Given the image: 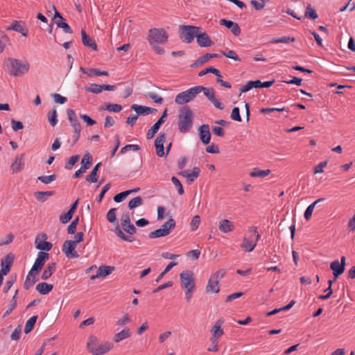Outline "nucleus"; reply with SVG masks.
<instances>
[{"mask_svg": "<svg viewBox=\"0 0 355 355\" xmlns=\"http://www.w3.org/2000/svg\"><path fill=\"white\" fill-rule=\"evenodd\" d=\"M168 34L164 28H153L148 31L147 40L155 53L163 55L165 53L162 45L167 43Z\"/></svg>", "mask_w": 355, "mask_h": 355, "instance_id": "f257e3e1", "label": "nucleus"}, {"mask_svg": "<svg viewBox=\"0 0 355 355\" xmlns=\"http://www.w3.org/2000/svg\"><path fill=\"white\" fill-rule=\"evenodd\" d=\"M87 348L92 355H103L113 348L110 342H101L95 336H90L87 343Z\"/></svg>", "mask_w": 355, "mask_h": 355, "instance_id": "f03ea898", "label": "nucleus"}, {"mask_svg": "<svg viewBox=\"0 0 355 355\" xmlns=\"http://www.w3.org/2000/svg\"><path fill=\"white\" fill-rule=\"evenodd\" d=\"M4 64L6 67L8 73L13 76H20L29 70L30 65L27 62H22L15 58H7Z\"/></svg>", "mask_w": 355, "mask_h": 355, "instance_id": "7ed1b4c3", "label": "nucleus"}, {"mask_svg": "<svg viewBox=\"0 0 355 355\" xmlns=\"http://www.w3.org/2000/svg\"><path fill=\"white\" fill-rule=\"evenodd\" d=\"M193 112L188 106L180 109L178 115V128L180 132L186 133L191 130L193 125Z\"/></svg>", "mask_w": 355, "mask_h": 355, "instance_id": "20e7f679", "label": "nucleus"}, {"mask_svg": "<svg viewBox=\"0 0 355 355\" xmlns=\"http://www.w3.org/2000/svg\"><path fill=\"white\" fill-rule=\"evenodd\" d=\"M201 28L198 26L191 25H180L179 26V36L182 41L187 44L191 43L197 33L200 31Z\"/></svg>", "mask_w": 355, "mask_h": 355, "instance_id": "39448f33", "label": "nucleus"}, {"mask_svg": "<svg viewBox=\"0 0 355 355\" xmlns=\"http://www.w3.org/2000/svg\"><path fill=\"white\" fill-rule=\"evenodd\" d=\"M201 88H198V86H196L184 92H180L176 96L175 102L179 105H183L189 103L194 99L197 94L201 92Z\"/></svg>", "mask_w": 355, "mask_h": 355, "instance_id": "423d86ee", "label": "nucleus"}, {"mask_svg": "<svg viewBox=\"0 0 355 355\" xmlns=\"http://www.w3.org/2000/svg\"><path fill=\"white\" fill-rule=\"evenodd\" d=\"M181 286L183 289L196 288L193 272L191 270H185L180 274Z\"/></svg>", "mask_w": 355, "mask_h": 355, "instance_id": "0eeeda50", "label": "nucleus"}, {"mask_svg": "<svg viewBox=\"0 0 355 355\" xmlns=\"http://www.w3.org/2000/svg\"><path fill=\"white\" fill-rule=\"evenodd\" d=\"M92 160H93V158H92V155L89 152H87L84 155V156L81 160V167L80 168V169H78V171H76L75 172V173L73 175V178H80V175L83 173H84L90 167V166L92 164Z\"/></svg>", "mask_w": 355, "mask_h": 355, "instance_id": "6e6552de", "label": "nucleus"}, {"mask_svg": "<svg viewBox=\"0 0 355 355\" xmlns=\"http://www.w3.org/2000/svg\"><path fill=\"white\" fill-rule=\"evenodd\" d=\"M14 255L11 253L8 254L3 259H1L0 274L1 275H6L10 270L11 266L14 261Z\"/></svg>", "mask_w": 355, "mask_h": 355, "instance_id": "1a4fd4ad", "label": "nucleus"}, {"mask_svg": "<svg viewBox=\"0 0 355 355\" xmlns=\"http://www.w3.org/2000/svg\"><path fill=\"white\" fill-rule=\"evenodd\" d=\"M259 238L260 234L257 232V227H250L244 237L245 244H257Z\"/></svg>", "mask_w": 355, "mask_h": 355, "instance_id": "9d476101", "label": "nucleus"}, {"mask_svg": "<svg viewBox=\"0 0 355 355\" xmlns=\"http://www.w3.org/2000/svg\"><path fill=\"white\" fill-rule=\"evenodd\" d=\"M166 134H159L155 141V147L156 150V154L158 157H163L165 155L164 144L166 141Z\"/></svg>", "mask_w": 355, "mask_h": 355, "instance_id": "9b49d317", "label": "nucleus"}, {"mask_svg": "<svg viewBox=\"0 0 355 355\" xmlns=\"http://www.w3.org/2000/svg\"><path fill=\"white\" fill-rule=\"evenodd\" d=\"M49 259V254L47 252H40L33 266V270L40 271L42 269L46 261H47Z\"/></svg>", "mask_w": 355, "mask_h": 355, "instance_id": "f8f14e48", "label": "nucleus"}, {"mask_svg": "<svg viewBox=\"0 0 355 355\" xmlns=\"http://www.w3.org/2000/svg\"><path fill=\"white\" fill-rule=\"evenodd\" d=\"M115 268L114 266H105V265H103V266H101L96 275H93L90 277V279L92 280H94L96 278H99V277H105L107 275H109L110 274H111L114 270Z\"/></svg>", "mask_w": 355, "mask_h": 355, "instance_id": "ddd939ff", "label": "nucleus"}, {"mask_svg": "<svg viewBox=\"0 0 355 355\" xmlns=\"http://www.w3.org/2000/svg\"><path fill=\"white\" fill-rule=\"evenodd\" d=\"M199 136L204 144H208L211 140V133L208 124H203L199 128Z\"/></svg>", "mask_w": 355, "mask_h": 355, "instance_id": "4468645a", "label": "nucleus"}, {"mask_svg": "<svg viewBox=\"0 0 355 355\" xmlns=\"http://www.w3.org/2000/svg\"><path fill=\"white\" fill-rule=\"evenodd\" d=\"M220 24L225 26L227 28L230 29L231 32L235 36H239L241 34L240 26L236 22L225 19H222L220 20Z\"/></svg>", "mask_w": 355, "mask_h": 355, "instance_id": "2eb2a0df", "label": "nucleus"}, {"mask_svg": "<svg viewBox=\"0 0 355 355\" xmlns=\"http://www.w3.org/2000/svg\"><path fill=\"white\" fill-rule=\"evenodd\" d=\"M6 30H13L17 33H20L24 36H27L28 34V30L24 26V23L21 21H12L11 26L6 28Z\"/></svg>", "mask_w": 355, "mask_h": 355, "instance_id": "dca6fc26", "label": "nucleus"}, {"mask_svg": "<svg viewBox=\"0 0 355 355\" xmlns=\"http://www.w3.org/2000/svg\"><path fill=\"white\" fill-rule=\"evenodd\" d=\"M200 173V169L198 167L195 166L191 173H189V171H182L178 174L187 178L188 182L190 184L198 178Z\"/></svg>", "mask_w": 355, "mask_h": 355, "instance_id": "f3484780", "label": "nucleus"}, {"mask_svg": "<svg viewBox=\"0 0 355 355\" xmlns=\"http://www.w3.org/2000/svg\"><path fill=\"white\" fill-rule=\"evenodd\" d=\"M196 37L198 45L201 47L211 46L214 44L206 33H200V31L197 33Z\"/></svg>", "mask_w": 355, "mask_h": 355, "instance_id": "a211bd4d", "label": "nucleus"}, {"mask_svg": "<svg viewBox=\"0 0 355 355\" xmlns=\"http://www.w3.org/2000/svg\"><path fill=\"white\" fill-rule=\"evenodd\" d=\"M24 154L18 155L15 157L14 162L11 164V170L13 173L20 172L23 169Z\"/></svg>", "mask_w": 355, "mask_h": 355, "instance_id": "6ab92c4d", "label": "nucleus"}, {"mask_svg": "<svg viewBox=\"0 0 355 355\" xmlns=\"http://www.w3.org/2000/svg\"><path fill=\"white\" fill-rule=\"evenodd\" d=\"M220 55L218 53H206L202 56L200 57L193 64H191V67H196L209 61L211 58H220Z\"/></svg>", "mask_w": 355, "mask_h": 355, "instance_id": "aec40b11", "label": "nucleus"}, {"mask_svg": "<svg viewBox=\"0 0 355 355\" xmlns=\"http://www.w3.org/2000/svg\"><path fill=\"white\" fill-rule=\"evenodd\" d=\"M82 42L84 46L91 48L94 51H97V44L94 40L91 38L84 30L81 31Z\"/></svg>", "mask_w": 355, "mask_h": 355, "instance_id": "412c9836", "label": "nucleus"}, {"mask_svg": "<svg viewBox=\"0 0 355 355\" xmlns=\"http://www.w3.org/2000/svg\"><path fill=\"white\" fill-rule=\"evenodd\" d=\"M330 269L333 271L335 278H338L345 271V267L340 264L338 260H335L330 263Z\"/></svg>", "mask_w": 355, "mask_h": 355, "instance_id": "4be33fe9", "label": "nucleus"}, {"mask_svg": "<svg viewBox=\"0 0 355 355\" xmlns=\"http://www.w3.org/2000/svg\"><path fill=\"white\" fill-rule=\"evenodd\" d=\"M234 228V225L233 222L227 220V219H223L220 221L218 229L224 233H228L230 232H232Z\"/></svg>", "mask_w": 355, "mask_h": 355, "instance_id": "5701e85b", "label": "nucleus"}, {"mask_svg": "<svg viewBox=\"0 0 355 355\" xmlns=\"http://www.w3.org/2000/svg\"><path fill=\"white\" fill-rule=\"evenodd\" d=\"M218 284V280L212 279V277H210L208 281V284L206 286L207 293H218L220 291Z\"/></svg>", "mask_w": 355, "mask_h": 355, "instance_id": "b1692460", "label": "nucleus"}, {"mask_svg": "<svg viewBox=\"0 0 355 355\" xmlns=\"http://www.w3.org/2000/svg\"><path fill=\"white\" fill-rule=\"evenodd\" d=\"M77 245H62V251L68 259L78 258V253L76 251Z\"/></svg>", "mask_w": 355, "mask_h": 355, "instance_id": "393cba45", "label": "nucleus"}, {"mask_svg": "<svg viewBox=\"0 0 355 355\" xmlns=\"http://www.w3.org/2000/svg\"><path fill=\"white\" fill-rule=\"evenodd\" d=\"M53 288V285L46 282L39 283L36 286V291L41 295H46L50 293Z\"/></svg>", "mask_w": 355, "mask_h": 355, "instance_id": "a878e982", "label": "nucleus"}, {"mask_svg": "<svg viewBox=\"0 0 355 355\" xmlns=\"http://www.w3.org/2000/svg\"><path fill=\"white\" fill-rule=\"evenodd\" d=\"M261 80H249L245 85L240 88L241 93L248 92L252 88H260Z\"/></svg>", "mask_w": 355, "mask_h": 355, "instance_id": "bb28decb", "label": "nucleus"}, {"mask_svg": "<svg viewBox=\"0 0 355 355\" xmlns=\"http://www.w3.org/2000/svg\"><path fill=\"white\" fill-rule=\"evenodd\" d=\"M163 121L162 119H158L154 125L148 130L146 133V138L148 139H151L158 132L160 126L163 124Z\"/></svg>", "mask_w": 355, "mask_h": 355, "instance_id": "cd10ccee", "label": "nucleus"}, {"mask_svg": "<svg viewBox=\"0 0 355 355\" xmlns=\"http://www.w3.org/2000/svg\"><path fill=\"white\" fill-rule=\"evenodd\" d=\"M55 193V191H36L34 193V197L38 201L44 202L47 200V197L53 196Z\"/></svg>", "mask_w": 355, "mask_h": 355, "instance_id": "c85d7f7f", "label": "nucleus"}, {"mask_svg": "<svg viewBox=\"0 0 355 355\" xmlns=\"http://www.w3.org/2000/svg\"><path fill=\"white\" fill-rule=\"evenodd\" d=\"M131 332L129 328H125L120 332L116 334L114 336V341L115 343H119L120 341L130 337Z\"/></svg>", "mask_w": 355, "mask_h": 355, "instance_id": "c756f323", "label": "nucleus"}, {"mask_svg": "<svg viewBox=\"0 0 355 355\" xmlns=\"http://www.w3.org/2000/svg\"><path fill=\"white\" fill-rule=\"evenodd\" d=\"M131 109L136 112L137 116L148 115V114H150V107L133 104L131 106Z\"/></svg>", "mask_w": 355, "mask_h": 355, "instance_id": "7c9ffc66", "label": "nucleus"}, {"mask_svg": "<svg viewBox=\"0 0 355 355\" xmlns=\"http://www.w3.org/2000/svg\"><path fill=\"white\" fill-rule=\"evenodd\" d=\"M56 270V263L55 262H52L48 265V266L44 269L42 274V279L44 280L48 279L53 273Z\"/></svg>", "mask_w": 355, "mask_h": 355, "instance_id": "2f4dec72", "label": "nucleus"}, {"mask_svg": "<svg viewBox=\"0 0 355 355\" xmlns=\"http://www.w3.org/2000/svg\"><path fill=\"white\" fill-rule=\"evenodd\" d=\"M223 321L218 320L211 329V334L214 335V337H221L224 334V331L221 328Z\"/></svg>", "mask_w": 355, "mask_h": 355, "instance_id": "473e14b6", "label": "nucleus"}, {"mask_svg": "<svg viewBox=\"0 0 355 355\" xmlns=\"http://www.w3.org/2000/svg\"><path fill=\"white\" fill-rule=\"evenodd\" d=\"M324 200V198H318L315 201H314L312 204H311L310 205L308 206V207L306 208V209L305 210L304 214V217L306 220H309L311 218L315 206L317 204H318L319 202H322Z\"/></svg>", "mask_w": 355, "mask_h": 355, "instance_id": "72a5a7b5", "label": "nucleus"}, {"mask_svg": "<svg viewBox=\"0 0 355 355\" xmlns=\"http://www.w3.org/2000/svg\"><path fill=\"white\" fill-rule=\"evenodd\" d=\"M175 227V221L173 218H170L164 224H163L160 229H162L165 234L167 236L171 233V231Z\"/></svg>", "mask_w": 355, "mask_h": 355, "instance_id": "f704fd0d", "label": "nucleus"}, {"mask_svg": "<svg viewBox=\"0 0 355 355\" xmlns=\"http://www.w3.org/2000/svg\"><path fill=\"white\" fill-rule=\"evenodd\" d=\"M37 315H33L29 320H27L24 327L25 334H28L33 329L37 322Z\"/></svg>", "mask_w": 355, "mask_h": 355, "instance_id": "c9c22d12", "label": "nucleus"}, {"mask_svg": "<svg viewBox=\"0 0 355 355\" xmlns=\"http://www.w3.org/2000/svg\"><path fill=\"white\" fill-rule=\"evenodd\" d=\"M271 173V171L270 169L267 170H260L258 168H254L253 171L250 173V176L252 178H264L267 175H268Z\"/></svg>", "mask_w": 355, "mask_h": 355, "instance_id": "e433bc0d", "label": "nucleus"}, {"mask_svg": "<svg viewBox=\"0 0 355 355\" xmlns=\"http://www.w3.org/2000/svg\"><path fill=\"white\" fill-rule=\"evenodd\" d=\"M17 293H18V290H17L15 291L14 296L11 299V300L10 302V304H9V308L6 310V311L3 314L4 318L8 316V315H10L12 313V311L15 309V307L17 306Z\"/></svg>", "mask_w": 355, "mask_h": 355, "instance_id": "4c0bfd02", "label": "nucleus"}, {"mask_svg": "<svg viewBox=\"0 0 355 355\" xmlns=\"http://www.w3.org/2000/svg\"><path fill=\"white\" fill-rule=\"evenodd\" d=\"M198 88H201V92H204L205 96L211 101L215 98V92L213 88H207L203 86H198Z\"/></svg>", "mask_w": 355, "mask_h": 355, "instance_id": "58836bf2", "label": "nucleus"}, {"mask_svg": "<svg viewBox=\"0 0 355 355\" xmlns=\"http://www.w3.org/2000/svg\"><path fill=\"white\" fill-rule=\"evenodd\" d=\"M9 37L3 31L0 30V53L4 51L6 44L9 43Z\"/></svg>", "mask_w": 355, "mask_h": 355, "instance_id": "ea45409f", "label": "nucleus"}, {"mask_svg": "<svg viewBox=\"0 0 355 355\" xmlns=\"http://www.w3.org/2000/svg\"><path fill=\"white\" fill-rule=\"evenodd\" d=\"M143 204V199L140 196L135 197L128 202V208L133 209Z\"/></svg>", "mask_w": 355, "mask_h": 355, "instance_id": "a19ab883", "label": "nucleus"}, {"mask_svg": "<svg viewBox=\"0 0 355 355\" xmlns=\"http://www.w3.org/2000/svg\"><path fill=\"white\" fill-rule=\"evenodd\" d=\"M85 90L94 94H99L103 91V87L101 85L92 83L89 87H85Z\"/></svg>", "mask_w": 355, "mask_h": 355, "instance_id": "79ce46f5", "label": "nucleus"}, {"mask_svg": "<svg viewBox=\"0 0 355 355\" xmlns=\"http://www.w3.org/2000/svg\"><path fill=\"white\" fill-rule=\"evenodd\" d=\"M304 16L311 19H315L318 17L315 9L313 8L310 4H309L306 8Z\"/></svg>", "mask_w": 355, "mask_h": 355, "instance_id": "37998d69", "label": "nucleus"}, {"mask_svg": "<svg viewBox=\"0 0 355 355\" xmlns=\"http://www.w3.org/2000/svg\"><path fill=\"white\" fill-rule=\"evenodd\" d=\"M57 175L55 174H52L50 175H41L37 177V180L43 182L44 184H48L54 180H55Z\"/></svg>", "mask_w": 355, "mask_h": 355, "instance_id": "c03bdc74", "label": "nucleus"}, {"mask_svg": "<svg viewBox=\"0 0 355 355\" xmlns=\"http://www.w3.org/2000/svg\"><path fill=\"white\" fill-rule=\"evenodd\" d=\"M114 232L116 234L124 241L132 242L133 238L131 236L125 235L119 226L115 227Z\"/></svg>", "mask_w": 355, "mask_h": 355, "instance_id": "a18cd8bd", "label": "nucleus"}, {"mask_svg": "<svg viewBox=\"0 0 355 355\" xmlns=\"http://www.w3.org/2000/svg\"><path fill=\"white\" fill-rule=\"evenodd\" d=\"M48 120L52 126H55L58 123L57 112L55 109H53L49 112Z\"/></svg>", "mask_w": 355, "mask_h": 355, "instance_id": "49530a36", "label": "nucleus"}, {"mask_svg": "<svg viewBox=\"0 0 355 355\" xmlns=\"http://www.w3.org/2000/svg\"><path fill=\"white\" fill-rule=\"evenodd\" d=\"M209 73H213L216 76H220V71L213 67H208L200 71L198 73V76L202 77Z\"/></svg>", "mask_w": 355, "mask_h": 355, "instance_id": "de8ad7c7", "label": "nucleus"}, {"mask_svg": "<svg viewBox=\"0 0 355 355\" xmlns=\"http://www.w3.org/2000/svg\"><path fill=\"white\" fill-rule=\"evenodd\" d=\"M55 24L58 27L62 28L64 33L69 34L73 33V31L70 26L67 23L63 21V20L56 21Z\"/></svg>", "mask_w": 355, "mask_h": 355, "instance_id": "09e8293b", "label": "nucleus"}, {"mask_svg": "<svg viewBox=\"0 0 355 355\" xmlns=\"http://www.w3.org/2000/svg\"><path fill=\"white\" fill-rule=\"evenodd\" d=\"M48 239V236L45 233H40L35 240L34 244H51V243L48 242L46 240Z\"/></svg>", "mask_w": 355, "mask_h": 355, "instance_id": "8fccbe9b", "label": "nucleus"}, {"mask_svg": "<svg viewBox=\"0 0 355 355\" xmlns=\"http://www.w3.org/2000/svg\"><path fill=\"white\" fill-rule=\"evenodd\" d=\"M222 55L225 56L226 58L234 60V61H241V58L237 55V54L232 50H228L227 51H220Z\"/></svg>", "mask_w": 355, "mask_h": 355, "instance_id": "3c124183", "label": "nucleus"}, {"mask_svg": "<svg viewBox=\"0 0 355 355\" xmlns=\"http://www.w3.org/2000/svg\"><path fill=\"white\" fill-rule=\"evenodd\" d=\"M141 149L140 146L137 144H128L123 147L121 150V154H124L128 150L138 151Z\"/></svg>", "mask_w": 355, "mask_h": 355, "instance_id": "603ef678", "label": "nucleus"}, {"mask_svg": "<svg viewBox=\"0 0 355 355\" xmlns=\"http://www.w3.org/2000/svg\"><path fill=\"white\" fill-rule=\"evenodd\" d=\"M145 96L147 98H150L155 103H157V104H162L164 101V99L162 97H161V96H158L157 94L153 93V92H149V93L146 94Z\"/></svg>", "mask_w": 355, "mask_h": 355, "instance_id": "864d4df0", "label": "nucleus"}, {"mask_svg": "<svg viewBox=\"0 0 355 355\" xmlns=\"http://www.w3.org/2000/svg\"><path fill=\"white\" fill-rule=\"evenodd\" d=\"M105 110L109 112L118 113L122 110V106L119 104L109 103L106 105Z\"/></svg>", "mask_w": 355, "mask_h": 355, "instance_id": "5fc2aeb1", "label": "nucleus"}, {"mask_svg": "<svg viewBox=\"0 0 355 355\" xmlns=\"http://www.w3.org/2000/svg\"><path fill=\"white\" fill-rule=\"evenodd\" d=\"M200 223V217L198 215H196L191 219L190 223V227L192 231L196 230Z\"/></svg>", "mask_w": 355, "mask_h": 355, "instance_id": "6e6d98bb", "label": "nucleus"}, {"mask_svg": "<svg viewBox=\"0 0 355 355\" xmlns=\"http://www.w3.org/2000/svg\"><path fill=\"white\" fill-rule=\"evenodd\" d=\"M171 181L174 184V185L177 187L179 195H182L184 193V188L180 182V181L175 176L171 178Z\"/></svg>", "mask_w": 355, "mask_h": 355, "instance_id": "4d7b16f0", "label": "nucleus"}, {"mask_svg": "<svg viewBox=\"0 0 355 355\" xmlns=\"http://www.w3.org/2000/svg\"><path fill=\"white\" fill-rule=\"evenodd\" d=\"M17 277L16 275L10 277V278L6 282V285L3 288V292L6 293L10 288L12 286L14 283L16 282Z\"/></svg>", "mask_w": 355, "mask_h": 355, "instance_id": "13d9d810", "label": "nucleus"}, {"mask_svg": "<svg viewBox=\"0 0 355 355\" xmlns=\"http://www.w3.org/2000/svg\"><path fill=\"white\" fill-rule=\"evenodd\" d=\"M116 209L112 208L107 213V219L110 223H114L116 220Z\"/></svg>", "mask_w": 355, "mask_h": 355, "instance_id": "bf43d9fd", "label": "nucleus"}, {"mask_svg": "<svg viewBox=\"0 0 355 355\" xmlns=\"http://www.w3.org/2000/svg\"><path fill=\"white\" fill-rule=\"evenodd\" d=\"M79 155L71 156L69 161L66 163L65 168L68 170L71 169L72 166L79 160Z\"/></svg>", "mask_w": 355, "mask_h": 355, "instance_id": "052dcab7", "label": "nucleus"}, {"mask_svg": "<svg viewBox=\"0 0 355 355\" xmlns=\"http://www.w3.org/2000/svg\"><path fill=\"white\" fill-rule=\"evenodd\" d=\"M37 279L33 277V278H31L29 276H26V280L24 284V288L25 290H28L33 285H34Z\"/></svg>", "mask_w": 355, "mask_h": 355, "instance_id": "680f3d73", "label": "nucleus"}, {"mask_svg": "<svg viewBox=\"0 0 355 355\" xmlns=\"http://www.w3.org/2000/svg\"><path fill=\"white\" fill-rule=\"evenodd\" d=\"M226 272H227L225 269L221 268L217 270L216 272L213 273L211 277L212 279L219 281V279H223L225 276Z\"/></svg>", "mask_w": 355, "mask_h": 355, "instance_id": "e2e57ef3", "label": "nucleus"}, {"mask_svg": "<svg viewBox=\"0 0 355 355\" xmlns=\"http://www.w3.org/2000/svg\"><path fill=\"white\" fill-rule=\"evenodd\" d=\"M130 194V191H123L119 193L116 194L113 199L116 202H122L128 195Z\"/></svg>", "mask_w": 355, "mask_h": 355, "instance_id": "0e129e2a", "label": "nucleus"}, {"mask_svg": "<svg viewBox=\"0 0 355 355\" xmlns=\"http://www.w3.org/2000/svg\"><path fill=\"white\" fill-rule=\"evenodd\" d=\"M73 213H72L71 211L68 210V211L67 213L60 216V220L62 223L66 224L70 221V220L73 217Z\"/></svg>", "mask_w": 355, "mask_h": 355, "instance_id": "69168bd1", "label": "nucleus"}, {"mask_svg": "<svg viewBox=\"0 0 355 355\" xmlns=\"http://www.w3.org/2000/svg\"><path fill=\"white\" fill-rule=\"evenodd\" d=\"M10 123L12 125V130L15 132L22 130L24 128V124L20 121H16L12 119H11Z\"/></svg>", "mask_w": 355, "mask_h": 355, "instance_id": "338daca9", "label": "nucleus"}, {"mask_svg": "<svg viewBox=\"0 0 355 355\" xmlns=\"http://www.w3.org/2000/svg\"><path fill=\"white\" fill-rule=\"evenodd\" d=\"M121 227L125 232L130 234H134L136 233L137 229L131 222H130V223H126L125 225Z\"/></svg>", "mask_w": 355, "mask_h": 355, "instance_id": "774afa93", "label": "nucleus"}]
</instances>
